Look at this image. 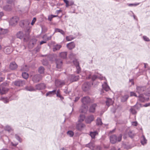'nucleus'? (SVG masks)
Listing matches in <instances>:
<instances>
[{"label": "nucleus", "instance_id": "nucleus-1", "mask_svg": "<svg viewBox=\"0 0 150 150\" xmlns=\"http://www.w3.org/2000/svg\"><path fill=\"white\" fill-rule=\"evenodd\" d=\"M86 78L87 79H89L91 78L92 81H94L96 79L98 78L100 80L105 79V77H103L100 75L98 74H97L95 75H92L91 73L90 72H88L86 74Z\"/></svg>", "mask_w": 150, "mask_h": 150}, {"label": "nucleus", "instance_id": "nucleus-2", "mask_svg": "<svg viewBox=\"0 0 150 150\" xmlns=\"http://www.w3.org/2000/svg\"><path fill=\"white\" fill-rule=\"evenodd\" d=\"M17 38L21 39H23L24 41H27L29 38V34H24L22 31L18 32L16 34Z\"/></svg>", "mask_w": 150, "mask_h": 150}, {"label": "nucleus", "instance_id": "nucleus-3", "mask_svg": "<svg viewBox=\"0 0 150 150\" xmlns=\"http://www.w3.org/2000/svg\"><path fill=\"white\" fill-rule=\"evenodd\" d=\"M122 137L121 134L118 136H117L115 134L111 135L110 137V142L112 144H114L116 142H120L121 140Z\"/></svg>", "mask_w": 150, "mask_h": 150}, {"label": "nucleus", "instance_id": "nucleus-4", "mask_svg": "<svg viewBox=\"0 0 150 150\" xmlns=\"http://www.w3.org/2000/svg\"><path fill=\"white\" fill-rule=\"evenodd\" d=\"M56 55L51 56L52 59L51 60V61H53L55 60L56 64V68L59 71H61V69L62 65V61L60 59H56L55 57Z\"/></svg>", "mask_w": 150, "mask_h": 150}, {"label": "nucleus", "instance_id": "nucleus-5", "mask_svg": "<svg viewBox=\"0 0 150 150\" xmlns=\"http://www.w3.org/2000/svg\"><path fill=\"white\" fill-rule=\"evenodd\" d=\"M79 79V75L76 76L74 74L69 75L68 77V80L71 82H72L77 81Z\"/></svg>", "mask_w": 150, "mask_h": 150}, {"label": "nucleus", "instance_id": "nucleus-6", "mask_svg": "<svg viewBox=\"0 0 150 150\" xmlns=\"http://www.w3.org/2000/svg\"><path fill=\"white\" fill-rule=\"evenodd\" d=\"M19 20L18 17L16 16H14L10 19L9 21V24L12 26H15L17 24Z\"/></svg>", "mask_w": 150, "mask_h": 150}, {"label": "nucleus", "instance_id": "nucleus-7", "mask_svg": "<svg viewBox=\"0 0 150 150\" xmlns=\"http://www.w3.org/2000/svg\"><path fill=\"white\" fill-rule=\"evenodd\" d=\"M146 89L145 86H137L136 88V92L139 94L142 93Z\"/></svg>", "mask_w": 150, "mask_h": 150}, {"label": "nucleus", "instance_id": "nucleus-8", "mask_svg": "<svg viewBox=\"0 0 150 150\" xmlns=\"http://www.w3.org/2000/svg\"><path fill=\"white\" fill-rule=\"evenodd\" d=\"M17 99V96H15V95H13L11 97L9 98V99H8L6 97H2L1 98V99L5 103H8L9 100H15Z\"/></svg>", "mask_w": 150, "mask_h": 150}, {"label": "nucleus", "instance_id": "nucleus-9", "mask_svg": "<svg viewBox=\"0 0 150 150\" xmlns=\"http://www.w3.org/2000/svg\"><path fill=\"white\" fill-rule=\"evenodd\" d=\"M81 102L84 105H87L91 102L90 98L88 96L83 97L81 99Z\"/></svg>", "mask_w": 150, "mask_h": 150}, {"label": "nucleus", "instance_id": "nucleus-10", "mask_svg": "<svg viewBox=\"0 0 150 150\" xmlns=\"http://www.w3.org/2000/svg\"><path fill=\"white\" fill-rule=\"evenodd\" d=\"M90 83L88 82H86L82 85V88L83 91H86L90 89Z\"/></svg>", "mask_w": 150, "mask_h": 150}, {"label": "nucleus", "instance_id": "nucleus-11", "mask_svg": "<svg viewBox=\"0 0 150 150\" xmlns=\"http://www.w3.org/2000/svg\"><path fill=\"white\" fill-rule=\"evenodd\" d=\"M7 2L8 4H9V5H6L5 6H4L3 7V9L4 10L6 11H11L12 8V7L11 6V3L12 1H8V0L7 1Z\"/></svg>", "mask_w": 150, "mask_h": 150}, {"label": "nucleus", "instance_id": "nucleus-12", "mask_svg": "<svg viewBox=\"0 0 150 150\" xmlns=\"http://www.w3.org/2000/svg\"><path fill=\"white\" fill-rule=\"evenodd\" d=\"M55 83L57 87H62L65 84V82L64 81L59 79L55 80Z\"/></svg>", "mask_w": 150, "mask_h": 150}, {"label": "nucleus", "instance_id": "nucleus-13", "mask_svg": "<svg viewBox=\"0 0 150 150\" xmlns=\"http://www.w3.org/2000/svg\"><path fill=\"white\" fill-rule=\"evenodd\" d=\"M74 65L75 66L76 71V72L77 74H79L81 71V68L79 65V63L76 59L74 60L73 61Z\"/></svg>", "mask_w": 150, "mask_h": 150}, {"label": "nucleus", "instance_id": "nucleus-14", "mask_svg": "<svg viewBox=\"0 0 150 150\" xmlns=\"http://www.w3.org/2000/svg\"><path fill=\"white\" fill-rule=\"evenodd\" d=\"M35 87V91L36 90H40L45 88L46 86L44 83H40L36 85Z\"/></svg>", "mask_w": 150, "mask_h": 150}, {"label": "nucleus", "instance_id": "nucleus-15", "mask_svg": "<svg viewBox=\"0 0 150 150\" xmlns=\"http://www.w3.org/2000/svg\"><path fill=\"white\" fill-rule=\"evenodd\" d=\"M42 79V76L39 74H36L33 77L32 80L35 83H37L39 81Z\"/></svg>", "mask_w": 150, "mask_h": 150}, {"label": "nucleus", "instance_id": "nucleus-16", "mask_svg": "<svg viewBox=\"0 0 150 150\" xmlns=\"http://www.w3.org/2000/svg\"><path fill=\"white\" fill-rule=\"evenodd\" d=\"M15 85L18 86H22L25 84V82L24 81L18 80L15 81L14 83Z\"/></svg>", "mask_w": 150, "mask_h": 150}, {"label": "nucleus", "instance_id": "nucleus-17", "mask_svg": "<svg viewBox=\"0 0 150 150\" xmlns=\"http://www.w3.org/2000/svg\"><path fill=\"white\" fill-rule=\"evenodd\" d=\"M138 100L142 102H144L148 101L149 100V98H145L143 94H140L138 96Z\"/></svg>", "mask_w": 150, "mask_h": 150}, {"label": "nucleus", "instance_id": "nucleus-18", "mask_svg": "<svg viewBox=\"0 0 150 150\" xmlns=\"http://www.w3.org/2000/svg\"><path fill=\"white\" fill-rule=\"evenodd\" d=\"M13 48L12 47L8 46L5 47L4 49V52L7 54H10L13 50Z\"/></svg>", "mask_w": 150, "mask_h": 150}, {"label": "nucleus", "instance_id": "nucleus-19", "mask_svg": "<svg viewBox=\"0 0 150 150\" xmlns=\"http://www.w3.org/2000/svg\"><path fill=\"white\" fill-rule=\"evenodd\" d=\"M94 119V117L93 115H90L88 116L86 118L85 121L87 124L90 123Z\"/></svg>", "mask_w": 150, "mask_h": 150}, {"label": "nucleus", "instance_id": "nucleus-20", "mask_svg": "<svg viewBox=\"0 0 150 150\" xmlns=\"http://www.w3.org/2000/svg\"><path fill=\"white\" fill-rule=\"evenodd\" d=\"M87 105H82L80 111L81 112L83 113H86L88 110V107Z\"/></svg>", "mask_w": 150, "mask_h": 150}, {"label": "nucleus", "instance_id": "nucleus-21", "mask_svg": "<svg viewBox=\"0 0 150 150\" xmlns=\"http://www.w3.org/2000/svg\"><path fill=\"white\" fill-rule=\"evenodd\" d=\"M75 46V44L74 42H71L67 45V47L68 48L71 50L74 48Z\"/></svg>", "mask_w": 150, "mask_h": 150}, {"label": "nucleus", "instance_id": "nucleus-22", "mask_svg": "<svg viewBox=\"0 0 150 150\" xmlns=\"http://www.w3.org/2000/svg\"><path fill=\"white\" fill-rule=\"evenodd\" d=\"M106 105L108 107L110 105H112L113 103V101L112 99L109 98H107L105 101Z\"/></svg>", "mask_w": 150, "mask_h": 150}, {"label": "nucleus", "instance_id": "nucleus-23", "mask_svg": "<svg viewBox=\"0 0 150 150\" xmlns=\"http://www.w3.org/2000/svg\"><path fill=\"white\" fill-rule=\"evenodd\" d=\"M64 2L66 4V7H68L69 6H72L74 5V2L72 1H69L67 0H63Z\"/></svg>", "mask_w": 150, "mask_h": 150}, {"label": "nucleus", "instance_id": "nucleus-24", "mask_svg": "<svg viewBox=\"0 0 150 150\" xmlns=\"http://www.w3.org/2000/svg\"><path fill=\"white\" fill-rule=\"evenodd\" d=\"M18 67L17 64L15 62H13L10 63L9 66V68L11 70H15Z\"/></svg>", "mask_w": 150, "mask_h": 150}, {"label": "nucleus", "instance_id": "nucleus-25", "mask_svg": "<svg viewBox=\"0 0 150 150\" xmlns=\"http://www.w3.org/2000/svg\"><path fill=\"white\" fill-rule=\"evenodd\" d=\"M140 140L141 144L143 145H145L147 143V140L144 135H142L141 137Z\"/></svg>", "mask_w": 150, "mask_h": 150}, {"label": "nucleus", "instance_id": "nucleus-26", "mask_svg": "<svg viewBox=\"0 0 150 150\" xmlns=\"http://www.w3.org/2000/svg\"><path fill=\"white\" fill-rule=\"evenodd\" d=\"M102 86L103 88L106 91H108L110 89V87L106 82H104V83L102 84Z\"/></svg>", "mask_w": 150, "mask_h": 150}, {"label": "nucleus", "instance_id": "nucleus-27", "mask_svg": "<svg viewBox=\"0 0 150 150\" xmlns=\"http://www.w3.org/2000/svg\"><path fill=\"white\" fill-rule=\"evenodd\" d=\"M85 125L82 123H80L77 124L76 126L77 129L79 130H81L85 127Z\"/></svg>", "mask_w": 150, "mask_h": 150}, {"label": "nucleus", "instance_id": "nucleus-28", "mask_svg": "<svg viewBox=\"0 0 150 150\" xmlns=\"http://www.w3.org/2000/svg\"><path fill=\"white\" fill-rule=\"evenodd\" d=\"M8 30L7 29H3L0 28V35H4L7 33Z\"/></svg>", "mask_w": 150, "mask_h": 150}, {"label": "nucleus", "instance_id": "nucleus-29", "mask_svg": "<svg viewBox=\"0 0 150 150\" xmlns=\"http://www.w3.org/2000/svg\"><path fill=\"white\" fill-rule=\"evenodd\" d=\"M25 89L26 90L30 91H35V88L32 86H25Z\"/></svg>", "mask_w": 150, "mask_h": 150}, {"label": "nucleus", "instance_id": "nucleus-30", "mask_svg": "<svg viewBox=\"0 0 150 150\" xmlns=\"http://www.w3.org/2000/svg\"><path fill=\"white\" fill-rule=\"evenodd\" d=\"M86 147L89 148L91 150H93L95 148L94 144L92 143H90L86 145Z\"/></svg>", "mask_w": 150, "mask_h": 150}, {"label": "nucleus", "instance_id": "nucleus-31", "mask_svg": "<svg viewBox=\"0 0 150 150\" xmlns=\"http://www.w3.org/2000/svg\"><path fill=\"white\" fill-rule=\"evenodd\" d=\"M96 104H93L92 105L89 109V111L91 112H94L95 110L96 107Z\"/></svg>", "mask_w": 150, "mask_h": 150}, {"label": "nucleus", "instance_id": "nucleus-32", "mask_svg": "<svg viewBox=\"0 0 150 150\" xmlns=\"http://www.w3.org/2000/svg\"><path fill=\"white\" fill-rule=\"evenodd\" d=\"M56 90H53L52 91H50L47 93L46 95L47 96H49L51 97L52 95L56 94Z\"/></svg>", "mask_w": 150, "mask_h": 150}, {"label": "nucleus", "instance_id": "nucleus-33", "mask_svg": "<svg viewBox=\"0 0 150 150\" xmlns=\"http://www.w3.org/2000/svg\"><path fill=\"white\" fill-rule=\"evenodd\" d=\"M62 46L60 45H57L54 46L53 50V51L58 50Z\"/></svg>", "mask_w": 150, "mask_h": 150}, {"label": "nucleus", "instance_id": "nucleus-34", "mask_svg": "<svg viewBox=\"0 0 150 150\" xmlns=\"http://www.w3.org/2000/svg\"><path fill=\"white\" fill-rule=\"evenodd\" d=\"M21 70L22 71H27L29 70V68L27 65H23L21 67Z\"/></svg>", "mask_w": 150, "mask_h": 150}, {"label": "nucleus", "instance_id": "nucleus-35", "mask_svg": "<svg viewBox=\"0 0 150 150\" xmlns=\"http://www.w3.org/2000/svg\"><path fill=\"white\" fill-rule=\"evenodd\" d=\"M54 30L55 32L59 33L63 35H65V33L64 32L62 29L57 28H56Z\"/></svg>", "mask_w": 150, "mask_h": 150}, {"label": "nucleus", "instance_id": "nucleus-36", "mask_svg": "<svg viewBox=\"0 0 150 150\" xmlns=\"http://www.w3.org/2000/svg\"><path fill=\"white\" fill-rule=\"evenodd\" d=\"M85 116L84 115H80L79 119V122H82L85 119H86Z\"/></svg>", "mask_w": 150, "mask_h": 150}, {"label": "nucleus", "instance_id": "nucleus-37", "mask_svg": "<svg viewBox=\"0 0 150 150\" xmlns=\"http://www.w3.org/2000/svg\"><path fill=\"white\" fill-rule=\"evenodd\" d=\"M59 55L61 58L63 59H65L67 57V52H62L60 53Z\"/></svg>", "mask_w": 150, "mask_h": 150}, {"label": "nucleus", "instance_id": "nucleus-38", "mask_svg": "<svg viewBox=\"0 0 150 150\" xmlns=\"http://www.w3.org/2000/svg\"><path fill=\"white\" fill-rule=\"evenodd\" d=\"M98 134V132L95 131L93 132H90V135L92 139L95 138V136Z\"/></svg>", "mask_w": 150, "mask_h": 150}, {"label": "nucleus", "instance_id": "nucleus-39", "mask_svg": "<svg viewBox=\"0 0 150 150\" xmlns=\"http://www.w3.org/2000/svg\"><path fill=\"white\" fill-rule=\"evenodd\" d=\"M5 130L9 132L13 130L12 128L8 125L6 126L4 128Z\"/></svg>", "mask_w": 150, "mask_h": 150}, {"label": "nucleus", "instance_id": "nucleus-40", "mask_svg": "<svg viewBox=\"0 0 150 150\" xmlns=\"http://www.w3.org/2000/svg\"><path fill=\"white\" fill-rule=\"evenodd\" d=\"M128 135L130 137L133 138L135 135V134L133 131L130 130L128 132Z\"/></svg>", "mask_w": 150, "mask_h": 150}, {"label": "nucleus", "instance_id": "nucleus-41", "mask_svg": "<svg viewBox=\"0 0 150 150\" xmlns=\"http://www.w3.org/2000/svg\"><path fill=\"white\" fill-rule=\"evenodd\" d=\"M129 98V96L127 95H125L122 96L121 98V101L124 102L126 101Z\"/></svg>", "mask_w": 150, "mask_h": 150}, {"label": "nucleus", "instance_id": "nucleus-42", "mask_svg": "<svg viewBox=\"0 0 150 150\" xmlns=\"http://www.w3.org/2000/svg\"><path fill=\"white\" fill-rule=\"evenodd\" d=\"M74 38H75L72 35L67 36L66 37V39L67 41H70L74 39Z\"/></svg>", "mask_w": 150, "mask_h": 150}, {"label": "nucleus", "instance_id": "nucleus-43", "mask_svg": "<svg viewBox=\"0 0 150 150\" xmlns=\"http://www.w3.org/2000/svg\"><path fill=\"white\" fill-rule=\"evenodd\" d=\"M44 68L43 67H40L38 69V72L40 74H43L44 72Z\"/></svg>", "mask_w": 150, "mask_h": 150}, {"label": "nucleus", "instance_id": "nucleus-44", "mask_svg": "<svg viewBox=\"0 0 150 150\" xmlns=\"http://www.w3.org/2000/svg\"><path fill=\"white\" fill-rule=\"evenodd\" d=\"M22 76L24 79H27L28 77V74L26 72H23L22 73Z\"/></svg>", "mask_w": 150, "mask_h": 150}, {"label": "nucleus", "instance_id": "nucleus-45", "mask_svg": "<svg viewBox=\"0 0 150 150\" xmlns=\"http://www.w3.org/2000/svg\"><path fill=\"white\" fill-rule=\"evenodd\" d=\"M96 123L98 125H101L102 124L101 119L100 118H98L96 120Z\"/></svg>", "mask_w": 150, "mask_h": 150}, {"label": "nucleus", "instance_id": "nucleus-46", "mask_svg": "<svg viewBox=\"0 0 150 150\" xmlns=\"http://www.w3.org/2000/svg\"><path fill=\"white\" fill-rule=\"evenodd\" d=\"M67 134L70 137H72L74 135V133L73 131L70 130L67 131Z\"/></svg>", "mask_w": 150, "mask_h": 150}, {"label": "nucleus", "instance_id": "nucleus-47", "mask_svg": "<svg viewBox=\"0 0 150 150\" xmlns=\"http://www.w3.org/2000/svg\"><path fill=\"white\" fill-rule=\"evenodd\" d=\"M25 23L26 21L24 20L21 21L19 23V25L21 27H23L25 26Z\"/></svg>", "mask_w": 150, "mask_h": 150}, {"label": "nucleus", "instance_id": "nucleus-48", "mask_svg": "<svg viewBox=\"0 0 150 150\" xmlns=\"http://www.w3.org/2000/svg\"><path fill=\"white\" fill-rule=\"evenodd\" d=\"M139 4V3H135L133 4H127L129 6H135Z\"/></svg>", "mask_w": 150, "mask_h": 150}, {"label": "nucleus", "instance_id": "nucleus-49", "mask_svg": "<svg viewBox=\"0 0 150 150\" xmlns=\"http://www.w3.org/2000/svg\"><path fill=\"white\" fill-rule=\"evenodd\" d=\"M142 38L143 39V40L145 41L149 42L150 40L149 38L146 36H143L142 37Z\"/></svg>", "mask_w": 150, "mask_h": 150}, {"label": "nucleus", "instance_id": "nucleus-50", "mask_svg": "<svg viewBox=\"0 0 150 150\" xmlns=\"http://www.w3.org/2000/svg\"><path fill=\"white\" fill-rule=\"evenodd\" d=\"M130 111L131 113L133 114H136L137 112L135 110L132 108H131L130 109Z\"/></svg>", "mask_w": 150, "mask_h": 150}, {"label": "nucleus", "instance_id": "nucleus-51", "mask_svg": "<svg viewBox=\"0 0 150 150\" xmlns=\"http://www.w3.org/2000/svg\"><path fill=\"white\" fill-rule=\"evenodd\" d=\"M15 137L16 139H17L18 141H19L20 142H22V139L18 135L16 134L15 135Z\"/></svg>", "mask_w": 150, "mask_h": 150}, {"label": "nucleus", "instance_id": "nucleus-52", "mask_svg": "<svg viewBox=\"0 0 150 150\" xmlns=\"http://www.w3.org/2000/svg\"><path fill=\"white\" fill-rule=\"evenodd\" d=\"M141 106V105L140 103L137 104L135 105H134V108L137 109H139Z\"/></svg>", "mask_w": 150, "mask_h": 150}, {"label": "nucleus", "instance_id": "nucleus-53", "mask_svg": "<svg viewBox=\"0 0 150 150\" xmlns=\"http://www.w3.org/2000/svg\"><path fill=\"white\" fill-rule=\"evenodd\" d=\"M130 96H134L136 97H138V96H137L136 93L134 92H130Z\"/></svg>", "mask_w": 150, "mask_h": 150}, {"label": "nucleus", "instance_id": "nucleus-54", "mask_svg": "<svg viewBox=\"0 0 150 150\" xmlns=\"http://www.w3.org/2000/svg\"><path fill=\"white\" fill-rule=\"evenodd\" d=\"M94 149H96L97 150H101V147L99 145L95 146V148Z\"/></svg>", "mask_w": 150, "mask_h": 150}, {"label": "nucleus", "instance_id": "nucleus-55", "mask_svg": "<svg viewBox=\"0 0 150 150\" xmlns=\"http://www.w3.org/2000/svg\"><path fill=\"white\" fill-rule=\"evenodd\" d=\"M132 125L134 126H137L138 125V123L137 121L132 122Z\"/></svg>", "mask_w": 150, "mask_h": 150}, {"label": "nucleus", "instance_id": "nucleus-56", "mask_svg": "<svg viewBox=\"0 0 150 150\" xmlns=\"http://www.w3.org/2000/svg\"><path fill=\"white\" fill-rule=\"evenodd\" d=\"M18 144V143L17 142H16L14 143H13L12 142H11V145L13 146H16Z\"/></svg>", "mask_w": 150, "mask_h": 150}, {"label": "nucleus", "instance_id": "nucleus-57", "mask_svg": "<svg viewBox=\"0 0 150 150\" xmlns=\"http://www.w3.org/2000/svg\"><path fill=\"white\" fill-rule=\"evenodd\" d=\"M60 91L59 90H58L57 91V93H56L57 96L58 97H59L61 95L60 94Z\"/></svg>", "mask_w": 150, "mask_h": 150}, {"label": "nucleus", "instance_id": "nucleus-58", "mask_svg": "<svg viewBox=\"0 0 150 150\" xmlns=\"http://www.w3.org/2000/svg\"><path fill=\"white\" fill-rule=\"evenodd\" d=\"M36 21V18H33V20L31 23V25H33L34 24V23H35V22Z\"/></svg>", "mask_w": 150, "mask_h": 150}, {"label": "nucleus", "instance_id": "nucleus-59", "mask_svg": "<svg viewBox=\"0 0 150 150\" xmlns=\"http://www.w3.org/2000/svg\"><path fill=\"white\" fill-rule=\"evenodd\" d=\"M52 16V15H51L49 16L48 17V20L50 21H51L52 19L53 18Z\"/></svg>", "mask_w": 150, "mask_h": 150}, {"label": "nucleus", "instance_id": "nucleus-60", "mask_svg": "<svg viewBox=\"0 0 150 150\" xmlns=\"http://www.w3.org/2000/svg\"><path fill=\"white\" fill-rule=\"evenodd\" d=\"M129 82H131V85H133L134 84V82L133 81V79H131L129 80Z\"/></svg>", "mask_w": 150, "mask_h": 150}, {"label": "nucleus", "instance_id": "nucleus-61", "mask_svg": "<svg viewBox=\"0 0 150 150\" xmlns=\"http://www.w3.org/2000/svg\"><path fill=\"white\" fill-rule=\"evenodd\" d=\"M143 106L145 107H147L148 106H150V103L145 104L143 105Z\"/></svg>", "mask_w": 150, "mask_h": 150}, {"label": "nucleus", "instance_id": "nucleus-62", "mask_svg": "<svg viewBox=\"0 0 150 150\" xmlns=\"http://www.w3.org/2000/svg\"><path fill=\"white\" fill-rule=\"evenodd\" d=\"M46 41H42L40 42V45H41L44 43H46Z\"/></svg>", "mask_w": 150, "mask_h": 150}, {"label": "nucleus", "instance_id": "nucleus-63", "mask_svg": "<svg viewBox=\"0 0 150 150\" xmlns=\"http://www.w3.org/2000/svg\"><path fill=\"white\" fill-rule=\"evenodd\" d=\"M79 98H80L79 97H76L74 100V101L75 102H76V101H77L79 99Z\"/></svg>", "mask_w": 150, "mask_h": 150}, {"label": "nucleus", "instance_id": "nucleus-64", "mask_svg": "<svg viewBox=\"0 0 150 150\" xmlns=\"http://www.w3.org/2000/svg\"><path fill=\"white\" fill-rule=\"evenodd\" d=\"M130 12V13H132V14H133V18H134V19H136V18H135V17H136V16H135L134 15V13L132 12V11H130V12Z\"/></svg>", "mask_w": 150, "mask_h": 150}]
</instances>
